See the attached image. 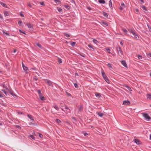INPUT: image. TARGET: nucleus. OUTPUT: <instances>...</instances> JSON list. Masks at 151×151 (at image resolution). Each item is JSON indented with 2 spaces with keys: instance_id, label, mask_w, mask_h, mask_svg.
Here are the masks:
<instances>
[{
  "instance_id": "50",
  "label": "nucleus",
  "mask_w": 151,
  "mask_h": 151,
  "mask_svg": "<svg viewBox=\"0 0 151 151\" xmlns=\"http://www.w3.org/2000/svg\"><path fill=\"white\" fill-rule=\"evenodd\" d=\"M74 85L75 87L76 88H78V84H77V83H74Z\"/></svg>"
},
{
  "instance_id": "13",
  "label": "nucleus",
  "mask_w": 151,
  "mask_h": 151,
  "mask_svg": "<svg viewBox=\"0 0 151 151\" xmlns=\"http://www.w3.org/2000/svg\"><path fill=\"white\" fill-rule=\"evenodd\" d=\"M78 109V111L80 112L83 111V109L82 106H79Z\"/></svg>"
},
{
  "instance_id": "6",
  "label": "nucleus",
  "mask_w": 151,
  "mask_h": 151,
  "mask_svg": "<svg viewBox=\"0 0 151 151\" xmlns=\"http://www.w3.org/2000/svg\"><path fill=\"white\" fill-rule=\"evenodd\" d=\"M8 92L9 93L12 95L14 97L17 96L14 93L13 91L12 90L9 89L8 91Z\"/></svg>"
},
{
  "instance_id": "8",
  "label": "nucleus",
  "mask_w": 151,
  "mask_h": 151,
  "mask_svg": "<svg viewBox=\"0 0 151 151\" xmlns=\"http://www.w3.org/2000/svg\"><path fill=\"white\" fill-rule=\"evenodd\" d=\"M122 64L125 67H127V66L125 60H122L121 62Z\"/></svg>"
},
{
  "instance_id": "47",
  "label": "nucleus",
  "mask_w": 151,
  "mask_h": 151,
  "mask_svg": "<svg viewBox=\"0 0 151 151\" xmlns=\"http://www.w3.org/2000/svg\"><path fill=\"white\" fill-rule=\"evenodd\" d=\"M138 58L140 60L141 59H142V57L141 55H138Z\"/></svg>"
},
{
  "instance_id": "44",
  "label": "nucleus",
  "mask_w": 151,
  "mask_h": 151,
  "mask_svg": "<svg viewBox=\"0 0 151 151\" xmlns=\"http://www.w3.org/2000/svg\"><path fill=\"white\" fill-rule=\"evenodd\" d=\"M64 36H66L67 37H69L70 36L69 35L66 33H64Z\"/></svg>"
},
{
  "instance_id": "59",
  "label": "nucleus",
  "mask_w": 151,
  "mask_h": 151,
  "mask_svg": "<svg viewBox=\"0 0 151 151\" xmlns=\"http://www.w3.org/2000/svg\"><path fill=\"white\" fill-rule=\"evenodd\" d=\"M32 134L33 135H36V134H35V132L34 131L32 133Z\"/></svg>"
},
{
  "instance_id": "58",
  "label": "nucleus",
  "mask_w": 151,
  "mask_h": 151,
  "mask_svg": "<svg viewBox=\"0 0 151 151\" xmlns=\"http://www.w3.org/2000/svg\"><path fill=\"white\" fill-rule=\"evenodd\" d=\"M124 8H123V7H120L119 8V9L120 10L122 11Z\"/></svg>"
},
{
  "instance_id": "61",
  "label": "nucleus",
  "mask_w": 151,
  "mask_h": 151,
  "mask_svg": "<svg viewBox=\"0 0 151 151\" xmlns=\"http://www.w3.org/2000/svg\"><path fill=\"white\" fill-rule=\"evenodd\" d=\"M72 119L73 120H74L75 121H76V118L75 117H72Z\"/></svg>"
},
{
  "instance_id": "27",
  "label": "nucleus",
  "mask_w": 151,
  "mask_h": 151,
  "mask_svg": "<svg viewBox=\"0 0 151 151\" xmlns=\"http://www.w3.org/2000/svg\"><path fill=\"white\" fill-rule=\"evenodd\" d=\"M141 7L142 8V9L144 10H145V11H147V8H146L145 7V6H141Z\"/></svg>"
},
{
  "instance_id": "52",
  "label": "nucleus",
  "mask_w": 151,
  "mask_h": 151,
  "mask_svg": "<svg viewBox=\"0 0 151 151\" xmlns=\"http://www.w3.org/2000/svg\"><path fill=\"white\" fill-rule=\"evenodd\" d=\"M40 4L42 6H44L45 4L43 2H40Z\"/></svg>"
},
{
  "instance_id": "25",
  "label": "nucleus",
  "mask_w": 151,
  "mask_h": 151,
  "mask_svg": "<svg viewBox=\"0 0 151 151\" xmlns=\"http://www.w3.org/2000/svg\"><path fill=\"white\" fill-rule=\"evenodd\" d=\"M4 14L5 16H9V14L7 12H5L4 13Z\"/></svg>"
},
{
  "instance_id": "38",
  "label": "nucleus",
  "mask_w": 151,
  "mask_h": 151,
  "mask_svg": "<svg viewBox=\"0 0 151 151\" xmlns=\"http://www.w3.org/2000/svg\"><path fill=\"white\" fill-rule=\"evenodd\" d=\"M122 30L126 34H127V33H128V31H127L125 29H122Z\"/></svg>"
},
{
  "instance_id": "33",
  "label": "nucleus",
  "mask_w": 151,
  "mask_h": 151,
  "mask_svg": "<svg viewBox=\"0 0 151 151\" xmlns=\"http://www.w3.org/2000/svg\"><path fill=\"white\" fill-rule=\"evenodd\" d=\"M36 45H37V46L39 48H42V46L41 45V44H40V43H36Z\"/></svg>"
},
{
  "instance_id": "46",
  "label": "nucleus",
  "mask_w": 151,
  "mask_h": 151,
  "mask_svg": "<svg viewBox=\"0 0 151 151\" xmlns=\"http://www.w3.org/2000/svg\"><path fill=\"white\" fill-rule=\"evenodd\" d=\"M15 127L16 128H18L19 129H21V127L19 125H16Z\"/></svg>"
},
{
  "instance_id": "7",
  "label": "nucleus",
  "mask_w": 151,
  "mask_h": 151,
  "mask_svg": "<svg viewBox=\"0 0 151 151\" xmlns=\"http://www.w3.org/2000/svg\"><path fill=\"white\" fill-rule=\"evenodd\" d=\"M129 104H130V102L128 100L124 101L123 102V104H125V105H128Z\"/></svg>"
},
{
  "instance_id": "32",
  "label": "nucleus",
  "mask_w": 151,
  "mask_h": 151,
  "mask_svg": "<svg viewBox=\"0 0 151 151\" xmlns=\"http://www.w3.org/2000/svg\"><path fill=\"white\" fill-rule=\"evenodd\" d=\"M18 24L19 26H21L22 25V21H19L18 22Z\"/></svg>"
},
{
  "instance_id": "21",
  "label": "nucleus",
  "mask_w": 151,
  "mask_h": 151,
  "mask_svg": "<svg viewBox=\"0 0 151 151\" xmlns=\"http://www.w3.org/2000/svg\"><path fill=\"white\" fill-rule=\"evenodd\" d=\"M98 115L100 117H102L104 115V114L101 112H99L98 113Z\"/></svg>"
},
{
  "instance_id": "23",
  "label": "nucleus",
  "mask_w": 151,
  "mask_h": 151,
  "mask_svg": "<svg viewBox=\"0 0 151 151\" xmlns=\"http://www.w3.org/2000/svg\"><path fill=\"white\" fill-rule=\"evenodd\" d=\"M53 107L57 111L59 110V108L57 106L55 105L53 106Z\"/></svg>"
},
{
  "instance_id": "56",
  "label": "nucleus",
  "mask_w": 151,
  "mask_h": 151,
  "mask_svg": "<svg viewBox=\"0 0 151 151\" xmlns=\"http://www.w3.org/2000/svg\"><path fill=\"white\" fill-rule=\"evenodd\" d=\"M148 57H150L151 58V53H150L148 54Z\"/></svg>"
},
{
  "instance_id": "35",
  "label": "nucleus",
  "mask_w": 151,
  "mask_h": 151,
  "mask_svg": "<svg viewBox=\"0 0 151 151\" xmlns=\"http://www.w3.org/2000/svg\"><path fill=\"white\" fill-rule=\"evenodd\" d=\"M102 24L105 25L106 26H108V24L106 22H102Z\"/></svg>"
},
{
  "instance_id": "51",
  "label": "nucleus",
  "mask_w": 151,
  "mask_h": 151,
  "mask_svg": "<svg viewBox=\"0 0 151 151\" xmlns=\"http://www.w3.org/2000/svg\"><path fill=\"white\" fill-rule=\"evenodd\" d=\"M66 93L67 95L68 96H71V94H70V93H68V92H67V91H66Z\"/></svg>"
},
{
  "instance_id": "2",
  "label": "nucleus",
  "mask_w": 151,
  "mask_h": 151,
  "mask_svg": "<svg viewBox=\"0 0 151 151\" xmlns=\"http://www.w3.org/2000/svg\"><path fill=\"white\" fill-rule=\"evenodd\" d=\"M129 31L134 35L135 38L137 39V37H139V36L136 33V31L132 29H130L129 30Z\"/></svg>"
},
{
  "instance_id": "45",
  "label": "nucleus",
  "mask_w": 151,
  "mask_h": 151,
  "mask_svg": "<svg viewBox=\"0 0 151 151\" xmlns=\"http://www.w3.org/2000/svg\"><path fill=\"white\" fill-rule=\"evenodd\" d=\"M126 87L128 89L129 91H132L131 88L130 87H129V86H126Z\"/></svg>"
},
{
  "instance_id": "53",
  "label": "nucleus",
  "mask_w": 151,
  "mask_h": 151,
  "mask_svg": "<svg viewBox=\"0 0 151 151\" xmlns=\"http://www.w3.org/2000/svg\"><path fill=\"white\" fill-rule=\"evenodd\" d=\"M141 1V4H142L144 2V1L143 0H139Z\"/></svg>"
},
{
  "instance_id": "11",
  "label": "nucleus",
  "mask_w": 151,
  "mask_h": 151,
  "mask_svg": "<svg viewBox=\"0 0 151 151\" xmlns=\"http://www.w3.org/2000/svg\"><path fill=\"white\" fill-rule=\"evenodd\" d=\"M22 66L24 70L25 71H27L28 70V68L26 67L24 65L22 62Z\"/></svg>"
},
{
  "instance_id": "37",
  "label": "nucleus",
  "mask_w": 151,
  "mask_h": 151,
  "mask_svg": "<svg viewBox=\"0 0 151 151\" xmlns=\"http://www.w3.org/2000/svg\"><path fill=\"white\" fill-rule=\"evenodd\" d=\"M54 1L56 3H58V4H60L61 3V1L59 0H54Z\"/></svg>"
},
{
  "instance_id": "3",
  "label": "nucleus",
  "mask_w": 151,
  "mask_h": 151,
  "mask_svg": "<svg viewBox=\"0 0 151 151\" xmlns=\"http://www.w3.org/2000/svg\"><path fill=\"white\" fill-rule=\"evenodd\" d=\"M37 92L39 94V98L42 101L45 100V97L42 96V95L41 93V92L40 90H38L37 91Z\"/></svg>"
},
{
  "instance_id": "57",
  "label": "nucleus",
  "mask_w": 151,
  "mask_h": 151,
  "mask_svg": "<svg viewBox=\"0 0 151 151\" xmlns=\"http://www.w3.org/2000/svg\"><path fill=\"white\" fill-rule=\"evenodd\" d=\"M0 18L1 19H3V16H2V15L0 14Z\"/></svg>"
},
{
  "instance_id": "1",
  "label": "nucleus",
  "mask_w": 151,
  "mask_h": 151,
  "mask_svg": "<svg viewBox=\"0 0 151 151\" xmlns=\"http://www.w3.org/2000/svg\"><path fill=\"white\" fill-rule=\"evenodd\" d=\"M101 74L102 76L104 79V80L106 81L108 83H110L109 80L108 78H107V76L105 74L103 70H101Z\"/></svg>"
},
{
  "instance_id": "30",
  "label": "nucleus",
  "mask_w": 151,
  "mask_h": 151,
  "mask_svg": "<svg viewBox=\"0 0 151 151\" xmlns=\"http://www.w3.org/2000/svg\"><path fill=\"white\" fill-rule=\"evenodd\" d=\"M58 10L60 12L62 13L63 10L61 8H58Z\"/></svg>"
},
{
  "instance_id": "41",
  "label": "nucleus",
  "mask_w": 151,
  "mask_h": 151,
  "mask_svg": "<svg viewBox=\"0 0 151 151\" xmlns=\"http://www.w3.org/2000/svg\"><path fill=\"white\" fill-rule=\"evenodd\" d=\"M76 44V42H73L71 44V45L72 47H74L75 46V45Z\"/></svg>"
},
{
  "instance_id": "16",
  "label": "nucleus",
  "mask_w": 151,
  "mask_h": 151,
  "mask_svg": "<svg viewBox=\"0 0 151 151\" xmlns=\"http://www.w3.org/2000/svg\"><path fill=\"white\" fill-rule=\"evenodd\" d=\"M99 2L101 4H104L105 3L104 0H99Z\"/></svg>"
},
{
  "instance_id": "54",
  "label": "nucleus",
  "mask_w": 151,
  "mask_h": 151,
  "mask_svg": "<svg viewBox=\"0 0 151 151\" xmlns=\"http://www.w3.org/2000/svg\"><path fill=\"white\" fill-rule=\"evenodd\" d=\"M20 15L22 17H24V14L21 13L20 14Z\"/></svg>"
},
{
  "instance_id": "26",
  "label": "nucleus",
  "mask_w": 151,
  "mask_h": 151,
  "mask_svg": "<svg viewBox=\"0 0 151 151\" xmlns=\"http://www.w3.org/2000/svg\"><path fill=\"white\" fill-rule=\"evenodd\" d=\"M107 66L109 68H112V66L110 63H108L107 65Z\"/></svg>"
},
{
  "instance_id": "64",
  "label": "nucleus",
  "mask_w": 151,
  "mask_h": 151,
  "mask_svg": "<svg viewBox=\"0 0 151 151\" xmlns=\"http://www.w3.org/2000/svg\"><path fill=\"white\" fill-rule=\"evenodd\" d=\"M65 109H69H69L68 108L67 106H65Z\"/></svg>"
},
{
  "instance_id": "29",
  "label": "nucleus",
  "mask_w": 151,
  "mask_h": 151,
  "mask_svg": "<svg viewBox=\"0 0 151 151\" xmlns=\"http://www.w3.org/2000/svg\"><path fill=\"white\" fill-rule=\"evenodd\" d=\"M2 32L4 34H6L7 35H8L9 36H10L9 33L6 32L4 30H2Z\"/></svg>"
},
{
  "instance_id": "39",
  "label": "nucleus",
  "mask_w": 151,
  "mask_h": 151,
  "mask_svg": "<svg viewBox=\"0 0 151 151\" xmlns=\"http://www.w3.org/2000/svg\"><path fill=\"white\" fill-rule=\"evenodd\" d=\"M1 91H3L6 96L7 95V93L5 91L4 89H2Z\"/></svg>"
},
{
  "instance_id": "60",
  "label": "nucleus",
  "mask_w": 151,
  "mask_h": 151,
  "mask_svg": "<svg viewBox=\"0 0 151 151\" xmlns=\"http://www.w3.org/2000/svg\"><path fill=\"white\" fill-rule=\"evenodd\" d=\"M0 104L4 106H6V105L4 104L0 103Z\"/></svg>"
},
{
  "instance_id": "19",
  "label": "nucleus",
  "mask_w": 151,
  "mask_h": 151,
  "mask_svg": "<svg viewBox=\"0 0 151 151\" xmlns=\"http://www.w3.org/2000/svg\"><path fill=\"white\" fill-rule=\"evenodd\" d=\"M109 6L111 9L112 8V4L111 0L109 1Z\"/></svg>"
},
{
  "instance_id": "14",
  "label": "nucleus",
  "mask_w": 151,
  "mask_h": 151,
  "mask_svg": "<svg viewBox=\"0 0 151 151\" xmlns=\"http://www.w3.org/2000/svg\"><path fill=\"white\" fill-rule=\"evenodd\" d=\"M0 4L6 8H7V5L6 4L2 2H0Z\"/></svg>"
},
{
  "instance_id": "55",
  "label": "nucleus",
  "mask_w": 151,
  "mask_h": 151,
  "mask_svg": "<svg viewBox=\"0 0 151 151\" xmlns=\"http://www.w3.org/2000/svg\"><path fill=\"white\" fill-rule=\"evenodd\" d=\"M83 134L85 136H86L88 135V134L87 132H84Z\"/></svg>"
},
{
  "instance_id": "49",
  "label": "nucleus",
  "mask_w": 151,
  "mask_h": 151,
  "mask_svg": "<svg viewBox=\"0 0 151 151\" xmlns=\"http://www.w3.org/2000/svg\"><path fill=\"white\" fill-rule=\"evenodd\" d=\"M121 6H122V7H123V8H124L125 7V5L124 3H122L121 4Z\"/></svg>"
},
{
  "instance_id": "12",
  "label": "nucleus",
  "mask_w": 151,
  "mask_h": 151,
  "mask_svg": "<svg viewBox=\"0 0 151 151\" xmlns=\"http://www.w3.org/2000/svg\"><path fill=\"white\" fill-rule=\"evenodd\" d=\"M134 142L136 143L137 145H139L140 144L141 142L138 139H134Z\"/></svg>"
},
{
  "instance_id": "63",
  "label": "nucleus",
  "mask_w": 151,
  "mask_h": 151,
  "mask_svg": "<svg viewBox=\"0 0 151 151\" xmlns=\"http://www.w3.org/2000/svg\"><path fill=\"white\" fill-rule=\"evenodd\" d=\"M29 124L30 125H34V123H32V122H30V123H29Z\"/></svg>"
},
{
  "instance_id": "40",
  "label": "nucleus",
  "mask_w": 151,
  "mask_h": 151,
  "mask_svg": "<svg viewBox=\"0 0 151 151\" xmlns=\"http://www.w3.org/2000/svg\"><path fill=\"white\" fill-rule=\"evenodd\" d=\"M37 134H39V136L40 137V138L43 137V136L42 134H41L40 133H38V132L37 133Z\"/></svg>"
},
{
  "instance_id": "36",
  "label": "nucleus",
  "mask_w": 151,
  "mask_h": 151,
  "mask_svg": "<svg viewBox=\"0 0 151 151\" xmlns=\"http://www.w3.org/2000/svg\"><path fill=\"white\" fill-rule=\"evenodd\" d=\"M88 47L92 49L93 50H94V48L93 47V46L89 44L88 45Z\"/></svg>"
},
{
  "instance_id": "43",
  "label": "nucleus",
  "mask_w": 151,
  "mask_h": 151,
  "mask_svg": "<svg viewBox=\"0 0 151 151\" xmlns=\"http://www.w3.org/2000/svg\"><path fill=\"white\" fill-rule=\"evenodd\" d=\"M58 62L59 63H62V59L60 58H59L58 60Z\"/></svg>"
},
{
  "instance_id": "24",
  "label": "nucleus",
  "mask_w": 151,
  "mask_h": 151,
  "mask_svg": "<svg viewBox=\"0 0 151 151\" xmlns=\"http://www.w3.org/2000/svg\"><path fill=\"white\" fill-rule=\"evenodd\" d=\"M93 41L94 43L96 44H97V43H99V42L96 39H93Z\"/></svg>"
},
{
  "instance_id": "20",
  "label": "nucleus",
  "mask_w": 151,
  "mask_h": 151,
  "mask_svg": "<svg viewBox=\"0 0 151 151\" xmlns=\"http://www.w3.org/2000/svg\"><path fill=\"white\" fill-rule=\"evenodd\" d=\"M147 99H151V94H147Z\"/></svg>"
},
{
  "instance_id": "5",
  "label": "nucleus",
  "mask_w": 151,
  "mask_h": 151,
  "mask_svg": "<svg viewBox=\"0 0 151 151\" xmlns=\"http://www.w3.org/2000/svg\"><path fill=\"white\" fill-rule=\"evenodd\" d=\"M116 49L119 54L122 55L123 54V52L120 47L118 46L117 47Z\"/></svg>"
},
{
  "instance_id": "9",
  "label": "nucleus",
  "mask_w": 151,
  "mask_h": 151,
  "mask_svg": "<svg viewBox=\"0 0 151 151\" xmlns=\"http://www.w3.org/2000/svg\"><path fill=\"white\" fill-rule=\"evenodd\" d=\"M95 94L96 96L98 98H100L101 97V94L99 93L95 92Z\"/></svg>"
},
{
  "instance_id": "4",
  "label": "nucleus",
  "mask_w": 151,
  "mask_h": 151,
  "mask_svg": "<svg viewBox=\"0 0 151 151\" xmlns=\"http://www.w3.org/2000/svg\"><path fill=\"white\" fill-rule=\"evenodd\" d=\"M142 114L143 116L145 117L146 120H149L151 119V117L149 116L148 114L146 113H142Z\"/></svg>"
},
{
  "instance_id": "18",
  "label": "nucleus",
  "mask_w": 151,
  "mask_h": 151,
  "mask_svg": "<svg viewBox=\"0 0 151 151\" xmlns=\"http://www.w3.org/2000/svg\"><path fill=\"white\" fill-rule=\"evenodd\" d=\"M47 82L48 83V85L50 86H52V83L49 80H47Z\"/></svg>"
},
{
  "instance_id": "10",
  "label": "nucleus",
  "mask_w": 151,
  "mask_h": 151,
  "mask_svg": "<svg viewBox=\"0 0 151 151\" xmlns=\"http://www.w3.org/2000/svg\"><path fill=\"white\" fill-rule=\"evenodd\" d=\"M27 116L29 118L32 122L34 121V120L33 118V116L30 115L28 114Z\"/></svg>"
},
{
  "instance_id": "31",
  "label": "nucleus",
  "mask_w": 151,
  "mask_h": 151,
  "mask_svg": "<svg viewBox=\"0 0 151 151\" xmlns=\"http://www.w3.org/2000/svg\"><path fill=\"white\" fill-rule=\"evenodd\" d=\"M64 6L68 9H69L70 8V6L68 5H65Z\"/></svg>"
},
{
  "instance_id": "17",
  "label": "nucleus",
  "mask_w": 151,
  "mask_h": 151,
  "mask_svg": "<svg viewBox=\"0 0 151 151\" xmlns=\"http://www.w3.org/2000/svg\"><path fill=\"white\" fill-rule=\"evenodd\" d=\"M102 14H103V15L105 17H107V18L108 17V15L107 14L106 12H103Z\"/></svg>"
},
{
  "instance_id": "22",
  "label": "nucleus",
  "mask_w": 151,
  "mask_h": 151,
  "mask_svg": "<svg viewBox=\"0 0 151 151\" xmlns=\"http://www.w3.org/2000/svg\"><path fill=\"white\" fill-rule=\"evenodd\" d=\"M3 86V87L5 88L6 90H7V91L9 89L8 88H7V86H5V84L4 83H3L2 84Z\"/></svg>"
},
{
  "instance_id": "42",
  "label": "nucleus",
  "mask_w": 151,
  "mask_h": 151,
  "mask_svg": "<svg viewBox=\"0 0 151 151\" xmlns=\"http://www.w3.org/2000/svg\"><path fill=\"white\" fill-rule=\"evenodd\" d=\"M33 5V4H31L30 3H28V5L30 7H32Z\"/></svg>"
},
{
  "instance_id": "34",
  "label": "nucleus",
  "mask_w": 151,
  "mask_h": 151,
  "mask_svg": "<svg viewBox=\"0 0 151 151\" xmlns=\"http://www.w3.org/2000/svg\"><path fill=\"white\" fill-rule=\"evenodd\" d=\"M29 137L30 138L32 139L33 140H35V138L34 137V136L32 135H30Z\"/></svg>"
},
{
  "instance_id": "15",
  "label": "nucleus",
  "mask_w": 151,
  "mask_h": 151,
  "mask_svg": "<svg viewBox=\"0 0 151 151\" xmlns=\"http://www.w3.org/2000/svg\"><path fill=\"white\" fill-rule=\"evenodd\" d=\"M27 25L29 28L31 29L33 28L32 26L30 23H27Z\"/></svg>"
},
{
  "instance_id": "62",
  "label": "nucleus",
  "mask_w": 151,
  "mask_h": 151,
  "mask_svg": "<svg viewBox=\"0 0 151 151\" xmlns=\"http://www.w3.org/2000/svg\"><path fill=\"white\" fill-rule=\"evenodd\" d=\"M87 8L89 10H91V8L90 7H87Z\"/></svg>"
},
{
  "instance_id": "28",
  "label": "nucleus",
  "mask_w": 151,
  "mask_h": 151,
  "mask_svg": "<svg viewBox=\"0 0 151 151\" xmlns=\"http://www.w3.org/2000/svg\"><path fill=\"white\" fill-rule=\"evenodd\" d=\"M56 122L58 124H60L61 123V121H60L59 119H56Z\"/></svg>"
},
{
  "instance_id": "48",
  "label": "nucleus",
  "mask_w": 151,
  "mask_h": 151,
  "mask_svg": "<svg viewBox=\"0 0 151 151\" xmlns=\"http://www.w3.org/2000/svg\"><path fill=\"white\" fill-rule=\"evenodd\" d=\"M19 31L20 32V33H22L25 35H26V34L25 33V32H23L21 30V29H19Z\"/></svg>"
}]
</instances>
